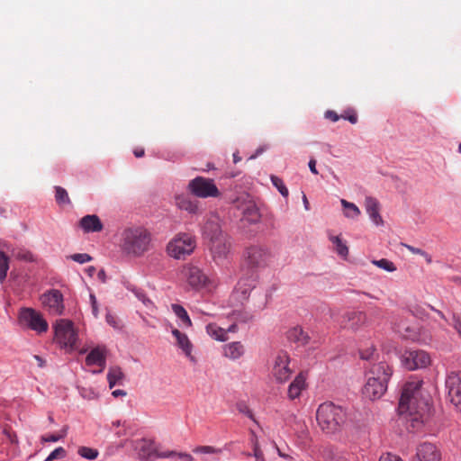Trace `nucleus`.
<instances>
[{
    "label": "nucleus",
    "instance_id": "1",
    "mask_svg": "<svg viewBox=\"0 0 461 461\" xmlns=\"http://www.w3.org/2000/svg\"><path fill=\"white\" fill-rule=\"evenodd\" d=\"M422 381L413 379L407 382L399 402L401 413H409L413 427L423 424L430 413V397L421 391Z\"/></svg>",
    "mask_w": 461,
    "mask_h": 461
},
{
    "label": "nucleus",
    "instance_id": "2",
    "mask_svg": "<svg viewBox=\"0 0 461 461\" xmlns=\"http://www.w3.org/2000/svg\"><path fill=\"white\" fill-rule=\"evenodd\" d=\"M316 420L321 429L334 434L341 429L347 420V413L340 406L331 402L321 403L316 411Z\"/></svg>",
    "mask_w": 461,
    "mask_h": 461
},
{
    "label": "nucleus",
    "instance_id": "3",
    "mask_svg": "<svg viewBox=\"0 0 461 461\" xmlns=\"http://www.w3.org/2000/svg\"><path fill=\"white\" fill-rule=\"evenodd\" d=\"M150 240V233L146 229L129 228L123 232L122 248L129 254L140 256L149 249Z\"/></svg>",
    "mask_w": 461,
    "mask_h": 461
},
{
    "label": "nucleus",
    "instance_id": "4",
    "mask_svg": "<svg viewBox=\"0 0 461 461\" xmlns=\"http://www.w3.org/2000/svg\"><path fill=\"white\" fill-rule=\"evenodd\" d=\"M54 330L55 340L61 348H64L68 353L77 348V333L71 321L65 319L57 321Z\"/></svg>",
    "mask_w": 461,
    "mask_h": 461
},
{
    "label": "nucleus",
    "instance_id": "5",
    "mask_svg": "<svg viewBox=\"0 0 461 461\" xmlns=\"http://www.w3.org/2000/svg\"><path fill=\"white\" fill-rule=\"evenodd\" d=\"M195 247L194 236L190 233H179L167 244V250L170 257L185 259L194 252Z\"/></svg>",
    "mask_w": 461,
    "mask_h": 461
},
{
    "label": "nucleus",
    "instance_id": "6",
    "mask_svg": "<svg viewBox=\"0 0 461 461\" xmlns=\"http://www.w3.org/2000/svg\"><path fill=\"white\" fill-rule=\"evenodd\" d=\"M187 189L195 197L198 198H217L221 192L212 178L196 176L190 180Z\"/></svg>",
    "mask_w": 461,
    "mask_h": 461
},
{
    "label": "nucleus",
    "instance_id": "7",
    "mask_svg": "<svg viewBox=\"0 0 461 461\" xmlns=\"http://www.w3.org/2000/svg\"><path fill=\"white\" fill-rule=\"evenodd\" d=\"M231 239L226 233L224 235L208 240V249L213 261L220 265L223 264L229 258L231 251Z\"/></svg>",
    "mask_w": 461,
    "mask_h": 461
},
{
    "label": "nucleus",
    "instance_id": "8",
    "mask_svg": "<svg viewBox=\"0 0 461 461\" xmlns=\"http://www.w3.org/2000/svg\"><path fill=\"white\" fill-rule=\"evenodd\" d=\"M131 445L138 457L141 460H153L158 457H171L176 454L174 451L159 453L155 446L154 441L148 438H139L133 440Z\"/></svg>",
    "mask_w": 461,
    "mask_h": 461
},
{
    "label": "nucleus",
    "instance_id": "9",
    "mask_svg": "<svg viewBox=\"0 0 461 461\" xmlns=\"http://www.w3.org/2000/svg\"><path fill=\"white\" fill-rule=\"evenodd\" d=\"M182 276L187 284L195 290L210 289L213 285L212 280L196 266H185Z\"/></svg>",
    "mask_w": 461,
    "mask_h": 461
},
{
    "label": "nucleus",
    "instance_id": "10",
    "mask_svg": "<svg viewBox=\"0 0 461 461\" xmlns=\"http://www.w3.org/2000/svg\"><path fill=\"white\" fill-rule=\"evenodd\" d=\"M271 256L269 251L261 246L253 245L244 252V261L248 268L257 270L266 267Z\"/></svg>",
    "mask_w": 461,
    "mask_h": 461
},
{
    "label": "nucleus",
    "instance_id": "11",
    "mask_svg": "<svg viewBox=\"0 0 461 461\" xmlns=\"http://www.w3.org/2000/svg\"><path fill=\"white\" fill-rule=\"evenodd\" d=\"M19 322L39 333L48 330V322L41 314L32 308H23L19 313Z\"/></svg>",
    "mask_w": 461,
    "mask_h": 461
},
{
    "label": "nucleus",
    "instance_id": "12",
    "mask_svg": "<svg viewBox=\"0 0 461 461\" xmlns=\"http://www.w3.org/2000/svg\"><path fill=\"white\" fill-rule=\"evenodd\" d=\"M290 357L285 351L277 353L274 359L272 367V375L278 383L286 382L293 373V369L289 366Z\"/></svg>",
    "mask_w": 461,
    "mask_h": 461
},
{
    "label": "nucleus",
    "instance_id": "13",
    "mask_svg": "<svg viewBox=\"0 0 461 461\" xmlns=\"http://www.w3.org/2000/svg\"><path fill=\"white\" fill-rule=\"evenodd\" d=\"M430 363L429 354L423 350L405 352L402 357V364L408 370L426 367Z\"/></svg>",
    "mask_w": 461,
    "mask_h": 461
},
{
    "label": "nucleus",
    "instance_id": "14",
    "mask_svg": "<svg viewBox=\"0 0 461 461\" xmlns=\"http://www.w3.org/2000/svg\"><path fill=\"white\" fill-rule=\"evenodd\" d=\"M446 387L450 402L461 411V373H449L446 379Z\"/></svg>",
    "mask_w": 461,
    "mask_h": 461
},
{
    "label": "nucleus",
    "instance_id": "15",
    "mask_svg": "<svg viewBox=\"0 0 461 461\" xmlns=\"http://www.w3.org/2000/svg\"><path fill=\"white\" fill-rule=\"evenodd\" d=\"M202 233L206 240L226 234L221 229V220L216 212H210L205 216Z\"/></svg>",
    "mask_w": 461,
    "mask_h": 461
},
{
    "label": "nucleus",
    "instance_id": "16",
    "mask_svg": "<svg viewBox=\"0 0 461 461\" xmlns=\"http://www.w3.org/2000/svg\"><path fill=\"white\" fill-rule=\"evenodd\" d=\"M42 304L54 315H61L64 312L63 295L60 291L53 289L41 296Z\"/></svg>",
    "mask_w": 461,
    "mask_h": 461
},
{
    "label": "nucleus",
    "instance_id": "17",
    "mask_svg": "<svg viewBox=\"0 0 461 461\" xmlns=\"http://www.w3.org/2000/svg\"><path fill=\"white\" fill-rule=\"evenodd\" d=\"M396 331L406 339H410L412 341H418L421 343H428L430 341L431 337L425 333L422 330H418L414 326H410L406 323V321H400L396 325Z\"/></svg>",
    "mask_w": 461,
    "mask_h": 461
},
{
    "label": "nucleus",
    "instance_id": "18",
    "mask_svg": "<svg viewBox=\"0 0 461 461\" xmlns=\"http://www.w3.org/2000/svg\"><path fill=\"white\" fill-rule=\"evenodd\" d=\"M441 452L438 447L429 442L417 446L413 461H440Z\"/></svg>",
    "mask_w": 461,
    "mask_h": 461
},
{
    "label": "nucleus",
    "instance_id": "19",
    "mask_svg": "<svg viewBox=\"0 0 461 461\" xmlns=\"http://www.w3.org/2000/svg\"><path fill=\"white\" fill-rule=\"evenodd\" d=\"M392 375V367L386 363H380L376 367V396H382L385 393Z\"/></svg>",
    "mask_w": 461,
    "mask_h": 461
},
{
    "label": "nucleus",
    "instance_id": "20",
    "mask_svg": "<svg viewBox=\"0 0 461 461\" xmlns=\"http://www.w3.org/2000/svg\"><path fill=\"white\" fill-rule=\"evenodd\" d=\"M172 335L176 339V342L177 347L182 350L185 356L192 362L196 363L195 357L192 354L193 351V343L189 339L186 334L181 332L177 329H173L171 330Z\"/></svg>",
    "mask_w": 461,
    "mask_h": 461
},
{
    "label": "nucleus",
    "instance_id": "21",
    "mask_svg": "<svg viewBox=\"0 0 461 461\" xmlns=\"http://www.w3.org/2000/svg\"><path fill=\"white\" fill-rule=\"evenodd\" d=\"M366 321V315L360 312H346L339 321L342 328L356 330Z\"/></svg>",
    "mask_w": 461,
    "mask_h": 461
},
{
    "label": "nucleus",
    "instance_id": "22",
    "mask_svg": "<svg viewBox=\"0 0 461 461\" xmlns=\"http://www.w3.org/2000/svg\"><path fill=\"white\" fill-rule=\"evenodd\" d=\"M175 203L178 209L185 211L190 214H198L202 212L200 203L188 195L178 194L175 197Z\"/></svg>",
    "mask_w": 461,
    "mask_h": 461
},
{
    "label": "nucleus",
    "instance_id": "23",
    "mask_svg": "<svg viewBox=\"0 0 461 461\" xmlns=\"http://www.w3.org/2000/svg\"><path fill=\"white\" fill-rule=\"evenodd\" d=\"M106 348L104 347H96L93 348L86 357V365L88 366H98L102 372L106 365Z\"/></svg>",
    "mask_w": 461,
    "mask_h": 461
},
{
    "label": "nucleus",
    "instance_id": "24",
    "mask_svg": "<svg viewBox=\"0 0 461 461\" xmlns=\"http://www.w3.org/2000/svg\"><path fill=\"white\" fill-rule=\"evenodd\" d=\"M79 226L86 233L88 232H98L104 228L99 217L95 214H88L84 216L79 221Z\"/></svg>",
    "mask_w": 461,
    "mask_h": 461
},
{
    "label": "nucleus",
    "instance_id": "25",
    "mask_svg": "<svg viewBox=\"0 0 461 461\" xmlns=\"http://www.w3.org/2000/svg\"><path fill=\"white\" fill-rule=\"evenodd\" d=\"M306 388V375L303 372L299 373L288 387V397L291 400L298 398Z\"/></svg>",
    "mask_w": 461,
    "mask_h": 461
},
{
    "label": "nucleus",
    "instance_id": "26",
    "mask_svg": "<svg viewBox=\"0 0 461 461\" xmlns=\"http://www.w3.org/2000/svg\"><path fill=\"white\" fill-rule=\"evenodd\" d=\"M287 339L292 342L297 343L299 346H305L310 341L308 333L299 326L294 327L288 330Z\"/></svg>",
    "mask_w": 461,
    "mask_h": 461
},
{
    "label": "nucleus",
    "instance_id": "27",
    "mask_svg": "<svg viewBox=\"0 0 461 461\" xmlns=\"http://www.w3.org/2000/svg\"><path fill=\"white\" fill-rule=\"evenodd\" d=\"M245 352L244 346L240 341H235L231 343H228L223 346V355L224 357L236 360L243 356Z\"/></svg>",
    "mask_w": 461,
    "mask_h": 461
},
{
    "label": "nucleus",
    "instance_id": "28",
    "mask_svg": "<svg viewBox=\"0 0 461 461\" xmlns=\"http://www.w3.org/2000/svg\"><path fill=\"white\" fill-rule=\"evenodd\" d=\"M330 241L333 245V250L342 258L346 259L348 256V248L347 242L339 235H330Z\"/></svg>",
    "mask_w": 461,
    "mask_h": 461
},
{
    "label": "nucleus",
    "instance_id": "29",
    "mask_svg": "<svg viewBox=\"0 0 461 461\" xmlns=\"http://www.w3.org/2000/svg\"><path fill=\"white\" fill-rule=\"evenodd\" d=\"M127 289L130 290L148 310L153 311L155 309L153 302L147 296L142 289L131 285H127Z\"/></svg>",
    "mask_w": 461,
    "mask_h": 461
},
{
    "label": "nucleus",
    "instance_id": "30",
    "mask_svg": "<svg viewBox=\"0 0 461 461\" xmlns=\"http://www.w3.org/2000/svg\"><path fill=\"white\" fill-rule=\"evenodd\" d=\"M123 378H124V374L122 371L121 367L112 366L109 368V371L107 373V380H108L110 388H113L117 384H121V382Z\"/></svg>",
    "mask_w": 461,
    "mask_h": 461
},
{
    "label": "nucleus",
    "instance_id": "31",
    "mask_svg": "<svg viewBox=\"0 0 461 461\" xmlns=\"http://www.w3.org/2000/svg\"><path fill=\"white\" fill-rule=\"evenodd\" d=\"M242 221H246L249 223H256L260 220V213L258 209L254 204H249L243 210Z\"/></svg>",
    "mask_w": 461,
    "mask_h": 461
},
{
    "label": "nucleus",
    "instance_id": "32",
    "mask_svg": "<svg viewBox=\"0 0 461 461\" xmlns=\"http://www.w3.org/2000/svg\"><path fill=\"white\" fill-rule=\"evenodd\" d=\"M206 331L209 336L216 340L225 341L228 339L226 336V330L219 327L214 323H209L206 326Z\"/></svg>",
    "mask_w": 461,
    "mask_h": 461
},
{
    "label": "nucleus",
    "instance_id": "33",
    "mask_svg": "<svg viewBox=\"0 0 461 461\" xmlns=\"http://www.w3.org/2000/svg\"><path fill=\"white\" fill-rule=\"evenodd\" d=\"M248 280H240L235 290L236 295L241 300H247L253 289L252 284H247Z\"/></svg>",
    "mask_w": 461,
    "mask_h": 461
},
{
    "label": "nucleus",
    "instance_id": "34",
    "mask_svg": "<svg viewBox=\"0 0 461 461\" xmlns=\"http://www.w3.org/2000/svg\"><path fill=\"white\" fill-rule=\"evenodd\" d=\"M340 203L343 207L344 215L347 218L356 219L358 217L360 211L355 203L348 202L345 199H341Z\"/></svg>",
    "mask_w": 461,
    "mask_h": 461
},
{
    "label": "nucleus",
    "instance_id": "35",
    "mask_svg": "<svg viewBox=\"0 0 461 461\" xmlns=\"http://www.w3.org/2000/svg\"><path fill=\"white\" fill-rule=\"evenodd\" d=\"M172 311L176 315V317L182 321L183 325L185 327H191L192 321L189 318V315L187 314V312L185 310V308L179 304H172Z\"/></svg>",
    "mask_w": 461,
    "mask_h": 461
},
{
    "label": "nucleus",
    "instance_id": "36",
    "mask_svg": "<svg viewBox=\"0 0 461 461\" xmlns=\"http://www.w3.org/2000/svg\"><path fill=\"white\" fill-rule=\"evenodd\" d=\"M9 257L5 253V249L0 250V283H3L7 276L9 269Z\"/></svg>",
    "mask_w": 461,
    "mask_h": 461
},
{
    "label": "nucleus",
    "instance_id": "37",
    "mask_svg": "<svg viewBox=\"0 0 461 461\" xmlns=\"http://www.w3.org/2000/svg\"><path fill=\"white\" fill-rule=\"evenodd\" d=\"M362 394L365 398L374 401L375 399V377H368L365 386L362 389Z\"/></svg>",
    "mask_w": 461,
    "mask_h": 461
},
{
    "label": "nucleus",
    "instance_id": "38",
    "mask_svg": "<svg viewBox=\"0 0 461 461\" xmlns=\"http://www.w3.org/2000/svg\"><path fill=\"white\" fill-rule=\"evenodd\" d=\"M55 191H56L55 192L56 202L59 204H69L70 203V199L68 197V192L66 191V189H64L61 186H56Z\"/></svg>",
    "mask_w": 461,
    "mask_h": 461
},
{
    "label": "nucleus",
    "instance_id": "39",
    "mask_svg": "<svg viewBox=\"0 0 461 461\" xmlns=\"http://www.w3.org/2000/svg\"><path fill=\"white\" fill-rule=\"evenodd\" d=\"M271 182L273 185L279 191V193L284 196L287 197L289 195V191L287 187L285 186L284 181L276 176H271Z\"/></svg>",
    "mask_w": 461,
    "mask_h": 461
},
{
    "label": "nucleus",
    "instance_id": "40",
    "mask_svg": "<svg viewBox=\"0 0 461 461\" xmlns=\"http://www.w3.org/2000/svg\"><path fill=\"white\" fill-rule=\"evenodd\" d=\"M79 456L84 458L94 460L98 456V450L88 447H80L77 450Z\"/></svg>",
    "mask_w": 461,
    "mask_h": 461
},
{
    "label": "nucleus",
    "instance_id": "41",
    "mask_svg": "<svg viewBox=\"0 0 461 461\" xmlns=\"http://www.w3.org/2000/svg\"><path fill=\"white\" fill-rule=\"evenodd\" d=\"M196 454H219L221 452V449L212 446H200L196 447L193 450Z\"/></svg>",
    "mask_w": 461,
    "mask_h": 461
},
{
    "label": "nucleus",
    "instance_id": "42",
    "mask_svg": "<svg viewBox=\"0 0 461 461\" xmlns=\"http://www.w3.org/2000/svg\"><path fill=\"white\" fill-rule=\"evenodd\" d=\"M376 267L383 268L388 272H393L396 270L394 264L392 261L384 258L376 260Z\"/></svg>",
    "mask_w": 461,
    "mask_h": 461
},
{
    "label": "nucleus",
    "instance_id": "43",
    "mask_svg": "<svg viewBox=\"0 0 461 461\" xmlns=\"http://www.w3.org/2000/svg\"><path fill=\"white\" fill-rule=\"evenodd\" d=\"M237 410L240 412L248 416L249 419L255 420L252 411L244 402H240L236 404Z\"/></svg>",
    "mask_w": 461,
    "mask_h": 461
},
{
    "label": "nucleus",
    "instance_id": "44",
    "mask_svg": "<svg viewBox=\"0 0 461 461\" xmlns=\"http://www.w3.org/2000/svg\"><path fill=\"white\" fill-rule=\"evenodd\" d=\"M67 427L63 428L60 434L58 435H48V436H42L41 440L44 442H56L61 438H63L67 434Z\"/></svg>",
    "mask_w": 461,
    "mask_h": 461
},
{
    "label": "nucleus",
    "instance_id": "45",
    "mask_svg": "<svg viewBox=\"0 0 461 461\" xmlns=\"http://www.w3.org/2000/svg\"><path fill=\"white\" fill-rule=\"evenodd\" d=\"M75 262L84 264L92 260V257L86 253H77L69 257Z\"/></svg>",
    "mask_w": 461,
    "mask_h": 461
},
{
    "label": "nucleus",
    "instance_id": "46",
    "mask_svg": "<svg viewBox=\"0 0 461 461\" xmlns=\"http://www.w3.org/2000/svg\"><path fill=\"white\" fill-rule=\"evenodd\" d=\"M65 456H66V450L62 447H57L56 449H54L49 455V456L46 458L45 461H53L54 459H57V458H62Z\"/></svg>",
    "mask_w": 461,
    "mask_h": 461
},
{
    "label": "nucleus",
    "instance_id": "47",
    "mask_svg": "<svg viewBox=\"0 0 461 461\" xmlns=\"http://www.w3.org/2000/svg\"><path fill=\"white\" fill-rule=\"evenodd\" d=\"M253 451L256 461H266L263 452L258 446L257 438L253 441Z\"/></svg>",
    "mask_w": 461,
    "mask_h": 461
},
{
    "label": "nucleus",
    "instance_id": "48",
    "mask_svg": "<svg viewBox=\"0 0 461 461\" xmlns=\"http://www.w3.org/2000/svg\"><path fill=\"white\" fill-rule=\"evenodd\" d=\"M366 205L370 218L375 219V201L371 197L366 198Z\"/></svg>",
    "mask_w": 461,
    "mask_h": 461
},
{
    "label": "nucleus",
    "instance_id": "49",
    "mask_svg": "<svg viewBox=\"0 0 461 461\" xmlns=\"http://www.w3.org/2000/svg\"><path fill=\"white\" fill-rule=\"evenodd\" d=\"M411 312L414 316H416L421 320H424L427 317L426 310H425V308H423L421 306L413 307V309L411 310Z\"/></svg>",
    "mask_w": 461,
    "mask_h": 461
},
{
    "label": "nucleus",
    "instance_id": "50",
    "mask_svg": "<svg viewBox=\"0 0 461 461\" xmlns=\"http://www.w3.org/2000/svg\"><path fill=\"white\" fill-rule=\"evenodd\" d=\"M324 116L326 119H328L331 122H334L339 121L341 118L340 115H339L336 112L331 111V110L326 111Z\"/></svg>",
    "mask_w": 461,
    "mask_h": 461
},
{
    "label": "nucleus",
    "instance_id": "51",
    "mask_svg": "<svg viewBox=\"0 0 461 461\" xmlns=\"http://www.w3.org/2000/svg\"><path fill=\"white\" fill-rule=\"evenodd\" d=\"M379 461H402L398 456L386 453L380 456Z\"/></svg>",
    "mask_w": 461,
    "mask_h": 461
},
{
    "label": "nucleus",
    "instance_id": "52",
    "mask_svg": "<svg viewBox=\"0 0 461 461\" xmlns=\"http://www.w3.org/2000/svg\"><path fill=\"white\" fill-rule=\"evenodd\" d=\"M105 319H106L107 323L109 325H111L112 327H113V328L118 327L117 318L113 314L108 312L106 314Z\"/></svg>",
    "mask_w": 461,
    "mask_h": 461
},
{
    "label": "nucleus",
    "instance_id": "53",
    "mask_svg": "<svg viewBox=\"0 0 461 461\" xmlns=\"http://www.w3.org/2000/svg\"><path fill=\"white\" fill-rule=\"evenodd\" d=\"M90 300L92 303V312L94 316L96 318L98 316V306H97V301L94 294H90Z\"/></svg>",
    "mask_w": 461,
    "mask_h": 461
},
{
    "label": "nucleus",
    "instance_id": "54",
    "mask_svg": "<svg viewBox=\"0 0 461 461\" xmlns=\"http://www.w3.org/2000/svg\"><path fill=\"white\" fill-rule=\"evenodd\" d=\"M176 454L173 455L172 456H177L178 458L184 460V461H193L194 460V457L188 454V453H177L176 451H174Z\"/></svg>",
    "mask_w": 461,
    "mask_h": 461
},
{
    "label": "nucleus",
    "instance_id": "55",
    "mask_svg": "<svg viewBox=\"0 0 461 461\" xmlns=\"http://www.w3.org/2000/svg\"><path fill=\"white\" fill-rule=\"evenodd\" d=\"M236 320L242 322H248L252 320V315L249 313H239Z\"/></svg>",
    "mask_w": 461,
    "mask_h": 461
},
{
    "label": "nucleus",
    "instance_id": "56",
    "mask_svg": "<svg viewBox=\"0 0 461 461\" xmlns=\"http://www.w3.org/2000/svg\"><path fill=\"white\" fill-rule=\"evenodd\" d=\"M341 118L349 121L351 123H356L357 122V116L356 113H351L349 115L347 114H341Z\"/></svg>",
    "mask_w": 461,
    "mask_h": 461
},
{
    "label": "nucleus",
    "instance_id": "57",
    "mask_svg": "<svg viewBox=\"0 0 461 461\" xmlns=\"http://www.w3.org/2000/svg\"><path fill=\"white\" fill-rule=\"evenodd\" d=\"M407 248V249L411 252L412 254H417V255H422L424 250L421 249H419V248H415L413 246H411V245H406L405 246Z\"/></svg>",
    "mask_w": 461,
    "mask_h": 461
},
{
    "label": "nucleus",
    "instance_id": "58",
    "mask_svg": "<svg viewBox=\"0 0 461 461\" xmlns=\"http://www.w3.org/2000/svg\"><path fill=\"white\" fill-rule=\"evenodd\" d=\"M4 432L12 443L17 442L16 436L12 431H10L8 429H5Z\"/></svg>",
    "mask_w": 461,
    "mask_h": 461
},
{
    "label": "nucleus",
    "instance_id": "59",
    "mask_svg": "<svg viewBox=\"0 0 461 461\" xmlns=\"http://www.w3.org/2000/svg\"><path fill=\"white\" fill-rule=\"evenodd\" d=\"M308 165H309V168H310L311 172L312 174L317 175L318 170L316 168V160L314 158H311Z\"/></svg>",
    "mask_w": 461,
    "mask_h": 461
},
{
    "label": "nucleus",
    "instance_id": "60",
    "mask_svg": "<svg viewBox=\"0 0 461 461\" xmlns=\"http://www.w3.org/2000/svg\"><path fill=\"white\" fill-rule=\"evenodd\" d=\"M133 154L136 158H141L144 156L145 154V151H144V149L142 148H137L133 150Z\"/></svg>",
    "mask_w": 461,
    "mask_h": 461
},
{
    "label": "nucleus",
    "instance_id": "61",
    "mask_svg": "<svg viewBox=\"0 0 461 461\" xmlns=\"http://www.w3.org/2000/svg\"><path fill=\"white\" fill-rule=\"evenodd\" d=\"M267 149V147H260L258 149H257L255 154H253L252 156H250V159H254L256 158L258 155H260L261 153H263L265 150Z\"/></svg>",
    "mask_w": 461,
    "mask_h": 461
},
{
    "label": "nucleus",
    "instance_id": "62",
    "mask_svg": "<svg viewBox=\"0 0 461 461\" xmlns=\"http://www.w3.org/2000/svg\"><path fill=\"white\" fill-rule=\"evenodd\" d=\"M113 396L114 397H119V396H125L127 394L126 391L124 390H121V389H117V390H114L113 393H112Z\"/></svg>",
    "mask_w": 461,
    "mask_h": 461
},
{
    "label": "nucleus",
    "instance_id": "63",
    "mask_svg": "<svg viewBox=\"0 0 461 461\" xmlns=\"http://www.w3.org/2000/svg\"><path fill=\"white\" fill-rule=\"evenodd\" d=\"M34 358L37 361L39 367H43L45 366V360L42 357H41L38 355H35Z\"/></svg>",
    "mask_w": 461,
    "mask_h": 461
},
{
    "label": "nucleus",
    "instance_id": "64",
    "mask_svg": "<svg viewBox=\"0 0 461 461\" xmlns=\"http://www.w3.org/2000/svg\"><path fill=\"white\" fill-rule=\"evenodd\" d=\"M303 203L305 210L309 211L310 210V203H309L307 196H306V194L304 193H303Z\"/></svg>",
    "mask_w": 461,
    "mask_h": 461
}]
</instances>
